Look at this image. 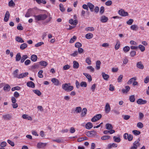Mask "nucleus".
I'll return each mask as SVG.
<instances>
[{
    "instance_id": "f257e3e1",
    "label": "nucleus",
    "mask_w": 149,
    "mask_h": 149,
    "mask_svg": "<svg viewBox=\"0 0 149 149\" xmlns=\"http://www.w3.org/2000/svg\"><path fill=\"white\" fill-rule=\"evenodd\" d=\"M62 87L63 89L67 92L71 91L73 89V87L70 86V83L63 84L62 85Z\"/></svg>"
},
{
    "instance_id": "f03ea898",
    "label": "nucleus",
    "mask_w": 149,
    "mask_h": 149,
    "mask_svg": "<svg viewBox=\"0 0 149 149\" xmlns=\"http://www.w3.org/2000/svg\"><path fill=\"white\" fill-rule=\"evenodd\" d=\"M33 17L36 20L39 21L45 20L47 17V16L46 14H40L37 15H34Z\"/></svg>"
},
{
    "instance_id": "7ed1b4c3",
    "label": "nucleus",
    "mask_w": 149,
    "mask_h": 149,
    "mask_svg": "<svg viewBox=\"0 0 149 149\" xmlns=\"http://www.w3.org/2000/svg\"><path fill=\"white\" fill-rule=\"evenodd\" d=\"M123 137L125 139H127L129 141H132L133 138V136L132 135L130 134H129L127 133H125L124 134Z\"/></svg>"
},
{
    "instance_id": "20e7f679",
    "label": "nucleus",
    "mask_w": 149,
    "mask_h": 149,
    "mask_svg": "<svg viewBox=\"0 0 149 149\" xmlns=\"http://www.w3.org/2000/svg\"><path fill=\"white\" fill-rule=\"evenodd\" d=\"M82 111L81 108L80 107H78L74 108L72 110V113H81Z\"/></svg>"
},
{
    "instance_id": "39448f33",
    "label": "nucleus",
    "mask_w": 149,
    "mask_h": 149,
    "mask_svg": "<svg viewBox=\"0 0 149 149\" xmlns=\"http://www.w3.org/2000/svg\"><path fill=\"white\" fill-rule=\"evenodd\" d=\"M96 132L95 131H88L86 132V135L87 136L90 137H93L96 135Z\"/></svg>"
},
{
    "instance_id": "423d86ee",
    "label": "nucleus",
    "mask_w": 149,
    "mask_h": 149,
    "mask_svg": "<svg viewBox=\"0 0 149 149\" xmlns=\"http://www.w3.org/2000/svg\"><path fill=\"white\" fill-rule=\"evenodd\" d=\"M118 14L122 16H126L128 15V13L125 12L123 9H121L118 11Z\"/></svg>"
},
{
    "instance_id": "0eeeda50",
    "label": "nucleus",
    "mask_w": 149,
    "mask_h": 149,
    "mask_svg": "<svg viewBox=\"0 0 149 149\" xmlns=\"http://www.w3.org/2000/svg\"><path fill=\"white\" fill-rule=\"evenodd\" d=\"M3 118L5 120H10L12 118V115L10 114H8L3 115Z\"/></svg>"
},
{
    "instance_id": "6e6552de",
    "label": "nucleus",
    "mask_w": 149,
    "mask_h": 149,
    "mask_svg": "<svg viewBox=\"0 0 149 149\" xmlns=\"http://www.w3.org/2000/svg\"><path fill=\"white\" fill-rule=\"evenodd\" d=\"M46 143L39 142L37 144V147L39 149L43 148L46 146Z\"/></svg>"
},
{
    "instance_id": "1a4fd4ad",
    "label": "nucleus",
    "mask_w": 149,
    "mask_h": 149,
    "mask_svg": "<svg viewBox=\"0 0 149 149\" xmlns=\"http://www.w3.org/2000/svg\"><path fill=\"white\" fill-rule=\"evenodd\" d=\"M10 16V14L9 12L8 11H7L5 15L4 19V21L6 22H7Z\"/></svg>"
},
{
    "instance_id": "9d476101",
    "label": "nucleus",
    "mask_w": 149,
    "mask_h": 149,
    "mask_svg": "<svg viewBox=\"0 0 149 149\" xmlns=\"http://www.w3.org/2000/svg\"><path fill=\"white\" fill-rule=\"evenodd\" d=\"M136 66L138 68L141 70L143 69L144 68V65L142 64V63L141 61L137 63L136 64Z\"/></svg>"
},
{
    "instance_id": "9b49d317",
    "label": "nucleus",
    "mask_w": 149,
    "mask_h": 149,
    "mask_svg": "<svg viewBox=\"0 0 149 149\" xmlns=\"http://www.w3.org/2000/svg\"><path fill=\"white\" fill-rule=\"evenodd\" d=\"M51 81L56 86H58L60 84L59 81L55 78H53L51 79Z\"/></svg>"
},
{
    "instance_id": "f8f14e48",
    "label": "nucleus",
    "mask_w": 149,
    "mask_h": 149,
    "mask_svg": "<svg viewBox=\"0 0 149 149\" xmlns=\"http://www.w3.org/2000/svg\"><path fill=\"white\" fill-rule=\"evenodd\" d=\"M111 110V107L110 106L108 103H107L105 107V112L108 113Z\"/></svg>"
},
{
    "instance_id": "ddd939ff",
    "label": "nucleus",
    "mask_w": 149,
    "mask_h": 149,
    "mask_svg": "<svg viewBox=\"0 0 149 149\" xmlns=\"http://www.w3.org/2000/svg\"><path fill=\"white\" fill-rule=\"evenodd\" d=\"M108 20L107 17L104 15H103L100 18L101 22L103 23H105L107 22Z\"/></svg>"
},
{
    "instance_id": "4468645a",
    "label": "nucleus",
    "mask_w": 149,
    "mask_h": 149,
    "mask_svg": "<svg viewBox=\"0 0 149 149\" xmlns=\"http://www.w3.org/2000/svg\"><path fill=\"white\" fill-rule=\"evenodd\" d=\"M130 87L129 86H126L125 87V88L122 89V92L123 93H127L130 91Z\"/></svg>"
},
{
    "instance_id": "2eb2a0df",
    "label": "nucleus",
    "mask_w": 149,
    "mask_h": 149,
    "mask_svg": "<svg viewBox=\"0 0 149 149\" xmlns=\"http://www.w3.org/2000/svg\"><path fill=\"white\" fill-rule=\"evenodd\" d=\"M147 102L146 100H143L141 99H139L137 101V103L139 104H144L146 103Z\"/></svg>"
},
{
    "instance_id": "dca6fc26",
    "label": "nucleus",
    "mask_w": 149,
    "mask_h": 149,
    "mask_svg": "<svg viewBox=\"0 0 149 149\" xmlns=\"http://www.w3.org/2000/svg\"><path fill=\"white\" fill-rule=\"evenodd\" d=\"M26 85L27 86L33 88L35 87V84L32 81H29L27 82Z\"/></svg>"
},
{
    "instance_id": "f3484780",
    "label": "nucleus",
    "mask_w": 149,
    "mask_h": 149,
    "mask_svg": "<svg viewBox=\"0 0 149 149\" xmlns=\"http://www.w3.org/2000/svg\"><path fill=\"white\" fill-rule=\"evenodd\" d=\"M81 113V117H84L86 116V115L87 112V109L86 108H84L83 109Z\"/></svg>"
},
{
    "instance_id": "a211bd4d",
    "label": "nucleus",
    "mask_w": 149,
    "mask_h": 149,
    "mask_svg": "<svg viewBox=\"0 0 149 149\" xmlns=\"http://www.w3.org/2000/svg\"><path fill=\"white\" fill-rule=\"evenodd\" d=\"M87 5L88 7H89L90 9V11L91 12H93V8H94V6L90 2L88 3H87Z\"/></svg>"
},
{
    "instance_id": "6ab92c4d",
    "label": "nucleus",
    "mask_w": 149,
    "mask_h": 149,
    "mask_svg": "<svg viewBox=\"0 0 149 149\" xmlns=\"http://www.w3.org/2000/svg\"><path fill=\"white\" fill-rule=\"evenodd\" d=\"M15 40L19 42L24 43V41L20 37L18 36H17L15 38Z\"/></svg>"
},
{
    "instance_id": "aec40b11",
    "label": "nucleus",
    "mask_w": 149,
    "mask_h": 149,
    "mask_svg": "<svg viewBox=\"0 0 149 149\" xmlns=\"http://www.w3.org/2000/svg\"><path fill=\"white\" fill-rule=\"evenodd\" d=\"M83 74L85 76H86V78L88 79L89 82H91L92 81V77L90 74L87 73H84Z\"/></svg>"
},
{
    "instance_id": "412c9836",
    "label": "nucleus",
    "mask_w": 149,
    "mask_h": 149,
    "mask_svg": "<svg viewBox=\"0 0 149 149\" xmlns=\"http://www.w3.org/2000/svg\"><path fill=\"white\" fill-rule=\"evenodd\" d=\"M102 75L103 78L104 79L107 81L109 77V76L107 74H106L104 72H102Z\"/></svg>"
},
{
    "instance_id": "4be33fe9",
    "label": "nucleus",
    "mask_w": 149,
    "mask_h": 149,
    "mask_svg": "<svg viewBox=\"0 0 149 149\" xmlns=\"http://www.w3.org/2000/svg\"><path fill=\"white\" fill-rule=\"evenodd\" d=\"M29 73L27 72L21 73L19 75L18 79H21L24 77H26L28 74Z\"/></svg>"
},
{
    "instance_id": "5701e85b",
    "label": "nucleus",
    "mask_w": 149,
    "mask_h": 149,
    "mask_svg": "<svg viewBox=\"0 0 149 149\" xmlns=\"http://www.w3.org/2000/svg\"><path fill=\"white\" fill-rule=\"evenodd\" d=\"M22 117L24 119H27L30 120H32V118L31 116L26 114L23 115Z\"/></svg>"
},
{
    "instance_id": "b1692460",
    "label": "nucleus",
    "mask_w": 149,
    "mask_h": 149,
    "mask_svg": "<svg viewBox=\"0 0 149 149\" xmlns=\"http://www.w3.org/2000/svg\"><path fill=\"white\" fill-rule=\"evenodd\" d=\"M101 64V62L100 61H97L96 63L95 68L97 70H98L100 68V66Z\"/></svg>"
},
{
    "instance_id": "393cba45",
    "label": "nucleus",
    "mask_w": 149,
    "mask_h": 149,
    "mask_svg": "<svg viewBox=\"0 0 149 149\" xmlns=\"http://www.w3.org/2000/svg\"><path fill=\"white\" fill-rule=\"evenodd\" d=\"M31 60L33 62H35L37 61V56L35 54L32 55L31 56Z\"/></svg>"
},
{
    "instance_id": "a878e982",
    "label": "nucleus",
    "mask_w": 149,
    "mask_h": 149,
    "mask_svg": "<svg viewBox=\"0 0 149 149\" xmlns=\"http://www.w3.org/2000/svg\"><path fill=\"white\" fill-rule=\"evenodd\" d=\"M86 128L88 129H90L93 127V124L90 122L88 123L85 125Z\"/></svg>"
},
{
    "instance_id": "bb28decb",
    "label": "nucleus",
    "mask_w": 149,
    "mask_h": 149,
    "mask_svg": "<svg viewBox=\"0 0 149 149\" xmlns=\"http://www.w3.org/2000/svg\"><path fill=\"white\" fill-rule=\"evenodd\" d=\"M73 68L75 69H77L79 66V65L78 63L76 61H74L73 62Z\"/></svg>"
},
{
    "instance_id": "cd10ccee",
    "label": "nucleus",
    "mask_w": 149,
    "mask_h": 149,
    "mask_svg": "<svg viewBox=\"0 0 149 149\" xmlns=\"http://www.w3.org/2000/svg\"><path fill=\"white\" fill-rule=\"evenodd\" d=\"M10 89V86L8 84H6L5 86H4L3 88L4 90L6 91H9Z\"/></svg>"
},
{
    "instance_id": "c85d7f7f",
    "label": "nucleus",
    "mask_w": 149,
    "mask_h": 149,
    "mask_svg": "<svg viewBox=\"0 0 149 149\" xmlns=\"http://www.w3.org/2000/svg\"><path fill=\"white\" fill-rule=\"evenodd\" d=\"M130 29L133 31H136L138 29V27L136 24L130 26Z\"/></svg>"
},
{
    "instance_id": "c756f323",
    "label": "nucleus",
    "mask_w": 149,
    "mask_h": 149,
    "mask_svg": "<svg viewBox=\"0 0 149 149\" xmlns=\"http://www.w3.org/2000/svg\"><path fill=\"white\" fill-rule=\"evenodd\" d=\"M27 47V44L25 43L22 44L20 47V48L21 50H24L26 49Z\"/></svg>"
},
{
    "instance_id": "7c9ffc66",
    "label": "nucleus",
    "mask_w": 149,
    "mask_h": 149,
    "mask_svg": "<svg viewBox=\"0 0 149 149\" xmlns=\"http://www.w3.org/2000/svg\"><path fill=\"white\" fill-rule=\"evenodd\" d=\"M18 72L19 70L17 69H16L13 72V74L15 77L18 78L19 75H18Z\"/></svg>"
},
{
    "instance_id": "2f4dec72",
    "label": "nucleus",
    "mask_w": 149,
    "mask_h": 149,
    "mask_svg": "<svg viewBox=\"0 0 149 149\" xmlns=\"http://www.w3.org/2000/svg\"><path fill=\"white\" fill-rule=\"evenodd\" d=\"M105 126L106 129L109 130H111L113 128L112 125L109 123L107 124Z\"/></svg>"
},
{
    "instance_id": "473e14b6",
    "label": "nucleus",
    "mask_w": 149,
    "mask_h": 149,
    "mask_svg": "<svg viewBox=\"0 0 149 149\" xmlns=\"http://www.w3.org/2000/svg\"><path fill=\"white\" fill-rule=\"evenodd\" d=\"M136 80V77H132L128 81V84H131L132 83L134 82Z\"/></svg>"
},
{
    "instance_id": "72a5a7b5",
    "label": "nucleus",
    "mask_w": 149,
    "mask_h": 149,
    "mask_svg": "<svg viewBox=\"0 0 149 149\" xmlns=\"http://www.w3.org/2000/svg\"><path fill=\"white\" fill-rule=\"evenodd\" d=\"M93 35L91 33H88L85 35V37L88 39H90L93 37Z\"/></svg>"
},
{
    "instance_id": "f704fd0d",
    "label": "nucleus",
    "mask_w": 149,
    "mask_h": 149,
    "mask_svg": "<svg viewBox=\"0 0 149 149\" xmlns=\"http://www.w3.org/2000/svg\"><path fill=\"white\" fill-rule=\"evenodd\" d=\"M28 58L27 56L26 55H25L22 56L21 57V63H23L24 61Z\"/></svg>"
},
{
    "instance_id": "c9c22d12",
    "label": "nucleus",
    "mask_w": 149,
    "mask_h": 149,
    "mask_svg": "<svg viewBox=\"0 0 149 149\" xmlns=\"http://www.w3.org/2000/svg\"><path fill=\"white\" fill-rule=\"evenodd\" d=\"M16 61H19L21 59V54L19 53H18L16 56Z\"/></svg>"
},
{
    "instance_id": "e433bc0d",
    "label": "nucleus",
    "mask_w": 149,
    "mask_h": 149,
    "mask_svg": "<svg viewBox=\"0 0 149 149\" xmlns=\"http://www.w3.org/2000/svg\"><path fill=\"white\" fill-rule=\"evenodd\" d=\"M129 100L131 102H134L135 100L134 95H131L129 97Z\"/></svg>"
},
{
    "instance_id": "4c0bfd02",
    "label": "nucleus",
    "mask_w": 149,
    "mask_h": 149,
    "mask_svg": "<svg viewBox=\"0 0 149 149\" xmlns=\"http://www.w3.org/2000/svg\"><path fill=\"white\" fill-rule=\"evenodd\" d=\"M33 91L34 93L36 94L38 96H40L41 94V92L40 91L38 90H33Z\"/></svg>"
},
{
    "instance_id": "58836bf2",
    "label": "nucleus",
    "mask_w": 149,
    "mask_h": 149,
    "mask_svg": "<svg viewBox=\"0 0 149 149\" xmlns=\"http://www.w3.org/2000/svg\"><path fill=\"white\" fill-rule=\"evenodd\" d=\"M39 63L42 66H46L47 65V63L45 61H41L39 62Z\"/></svg>"
},
{
    "instance_id": "ea45409f",
    "label": "nucleus",
    "mask_w": 149,
    "mask_h": 149,
    "mask_svg": "<svg viewBox=\"0 0 149 149\" xmlns=\"http://www.w3.org/2000/svg\"><path fill=\"white\" fill-rule=\"evenodd\" d=\"M31 10L29 9L25 15V17H29L31 16Z\"/></svg>"
},
{
    "instance_id": "a19ab883",
    "label": "nucleus",
    "mask_w": 149,
    "mask_h": 149,
    "mask_svg": "<svg viewBox=\"0 0 149 149\" xmlns=\"http://www.w3.org/2000/svg\"><path fill=\"white\" fill-rule=\"evenodd\" d=\"M15 5V4L13 0H11L8 2V6L10 7H14Z\"/></svg>"
},
{
    "instance_id": "79ce46f5",
    "label": "nucleus",
    "mask_w": 149,
    "mask_h": 149,
    "mask_svg": "<svg viewBox=\"0 0 149 149\" xmlns=\"http://www.w3.org/2000/svg\"><path fill=\"white\" fill-rule=\"evenodd\" d=\"M59 6L60 8V10L61 11L63 12L65 11V9L63 7V5L62 4L60 3L59 5Z\"/></svg>"
},
{
    "instance_id": "37998d69",
    "label": "nucleus",
    "mask_w": 149,
    "mask_h": 149,
    "mask_svg": "<svg viewBox=\"0 0 149 149\" xmlns=\"http://www.w3.org/2000/svg\"><path fill=\"white\" fill-rule=\"evenodd\" d=\"M140 140V139L139 138H138L136 141H135L133 143L137 145V146H140L141 144L139 142Z\"/></svg>"
},
{
    "instance_id": "c03bdc74",
    "label": "nucleus",
    "mask_w": 149,
    "mask_h": 149,
    "mask_svg": "<svg viewBox=\"0 0 149 149\" xmlns=\"http://www.w3.org/2000/svg\"><path fill=\"white\" fill-rule=\"evenodd\" d=\"M113 139H114L115 141L116 142H119L120 141V139L119 137H116L114 136L113 137Z\"/></svg>"
},
{
    "instance_id": "a18cd8bd",
    "label": "nucleus",
    "mask_w": 149,
    "mask_h": 149,
    "mask_svg": "<svg viewBox=\"0 0 149 149\" xmlns=\"http://www.w3.org/2000/svg\"><path fill=\"white\" fill-rule=\"evenodd\" d=\"M85 30L86 31H93L94 30V28L93 27H88L87 28H86L85 29Z\"/></svg>"
},
{
    "instance_id": "49530a36",
    "label": "nucleus",
    "mask_w": 149,
    "mask_h": 149,
    "mask_svg": "<svg viewBox=\"0 0 149 149\" xmlns=\"http://www.w3.org/2000/svg\"><path fill=\"white\" fill-rule=\"evenodd\" d=\"M132 132V133L135 135H138L141 134V132L140 131L137 130H133Z\"/></svg>"
},
{
    "instance_id": "de8ad7c7",
    "label": "nucleus",
    "mask_w": 149,
    "mask_h": 149,
    "mask_svg": "<svg viewBox=\"0 0 149 149\" xmlns=\"http://www.w3.org/2000/svg\"><path fill=\"white\" fill-rule=\"evenodd\" d=\"M110 136H104L101 137V139L102 140H108L110 139Z\"/></svg>"
},
{
    "instance_id": "09e8293b",
    "label": "nucleus",
    "mask_w": 149,
    "mask_h": 149,
    "mask_svg": "<svg viewBox=\"0 0 149 149\" xmlns=\"http://www.w3.org/2000/svg\"><path fill=\"white\" fill-rule=\"evenodd\" d=\"M91 58L89 57H87L86 60V62L88 65H90L91 64Z\"/></svg>"
},
{
    "instance_id": "8fccbe9b",
    "label": "nucleus",
    "mask_w": 149,
    "mask_h": 149,
    "mask_svg": "<svg viewBox=\"0 0 149 149\" xmlns=\"http://www.w3.org/2000/svg\"><path fill=\"white\" fill-rule=\"evenodd\" d=\"M76 39L77 37L76 36H73V37L70 40V42L71 43H73L74 41L76 40Z\"/></svg>"
},
{
    "instance_id": "3c124183",
    "label": "nucleus",
    "mask_w": 149,
    "mask_h": 149,
    "mask_svg": "<svg viewBox=\"0 0 149 149\" xmlns=\"http://www.w3.org/2000/svg\"><path fill=\"white\" fill-rule=\"evenodd\" d=\"M120 47V42L119 41L117 40L116 44L115 46V49L116 50H118Z\"/></svg>"
},
{
    "instance_id": "603ef678",
    "label": "nucleus",
    "mask_w": 149,
    "mask_h": 149,
    "mask_svg": "<svg viewBox=\"0 0 149 149\" xmlns=\"http://www.w3.org/2000/svg\"><path fill=\"white\" fill-rule=\"evenodd\" d=\"M138 47L140 49V50L141 52H143L145 50V47L142 45H139Z\"/></svg>"
},
{
    "instance_id": "864d4df0",
    "label": "nucleus",
    "mask_w": 149,
    "mask_h": 149,
    "mask_svg": "<svg viewBox=\"0 0 149 149\" xmlns=\"http://www.w3.org/2000/svg\"><path fill=\"white\" fill-rule=\"evenodd\" d=\"M87 69L90 70L91 72H94V69L91 66H89L87 67Z\"/></svg>"
},
{
    "instance_id": "5fc2aeb1",
    "label": "nucleus",
    "mask_w": 149,
    "mask_h": 149,
    "mask_svg": "<svg viewBox=\"0 0 149 149\" xmlns=\"http://www.w3.org/2000/svg\"><path fill=\"white\" fill-rule=\"evenodd\" d=\"M123 77V75L121 74L118 77V82L119 83L121 82L122 81V79Z\"/></svg>"
},
{
    "instance_id": "6e6d98bb",
    "label": "nucleus",
    "mask_w": 149,
    "mask_h": 149,
    "mask_svg": "<svg viewBox=\"0 0 149 149\" xmlns=\"http://www.w3.org/2000/svg\"><path fill=\"white\" fill-rule=\"evenodd\" d=\"M130 49V47L128 46H126L124 47L123 48L124 51L125 52H127L129 51Z\"/></svg>"
},
{
    "instance_id": "4d7b16f0",
    "label": "nucleus",
    "mask_w": 149,
    "mask_h": 149,
    "mask_svg": "<svg viewBox=\"0 0 149 149\" xmlns=\"http://www.w3.org/2000/svg\"><path fill=\"white\" fill-rule=\"evenodd\" d=\"M70 66L68 64L64 65L63 67V70H66L69 69L70 68Z\"/></svg>"
},
{
    "instance_id": "13d9d810",
    "label": "nucleus",
    "mask_w": 149,
    "mask_h": 149,
    "mask_svg": "<svg viewBox=\"0 0 149 149\" xmlns=\"http://www.w3.org/2000/svg\"><path fill=\"white\" fill-rule=\"evenodd\" d=\"M43 72L42 70H40L38 72V75L39 77L42 78L43 77V75L42 74Z\"/></svg>"
},
{
    "instance_id": "bf43d9fd",
    "label": "nucleus",
    "mask_w": 149,
    "mask_h": 149,
    "mask_svg": "<svg viewBox=\"0 0 149 149\" xmlns=\"http://www.w3.org/2000/svg\"><path fill=\"white\" fill-rule=\"evenodd\" d=\"M80 86L86 87L87 86L86 83L85 81H82L80 84Z\"/></svg>"
},
{
    "instance_id": "052dcab7",
    "label": "nucleus",
    "mask_w": 149,
    "mask_h": 149,
    "mask_svg": "<svg viewBox=\"0 0 149 149\" xmlns=\"http://www.w3.org/2000/svg\"><path fill=\"white\" fill-rule=\"evenodd\" d=\"M104 11V6H101L100 8V14L102 15Z\"/></svg>"
},
{
    "instance_id": "680f3d73",
    "label": "nucleus",
    "mask_w": 149,
    "mask_h": 149,
    "mask_svg": "<svg viewBox=\"0 0 149 149\" xmlns=\"http://www.w3.org/2000/svg\"><path fill=\"white\" fill-rule=\"evenodd\" d=\"M134 21V20L132 19H130L128 20L127 22V24L129 25H131L132 24L133 22Z\"/></svg>"
},
{
    "instance_id": "e2e57ef3",
    "label": "nucleus",
    "mask_w": 149,
    "mask_h": 149,
    "mask_svg": "<svg viewBox=\"0 0 149 149\" xmlns=\"http://www.w3.org/2000/svg\"><path fill=\"white\" fill-rule=\"evenodd\" d=\"M137 126L138 127L141 129L142 128L143 126V124L141 122L138 123L137 124Z\"/></svg>"
},
{
    "instance_id": "0e129e2a",
    "label": "nucleus",
    "mask_w": 149,
    "mask_h": 149,
    "mask_svg": "<svg viewBox=\"0 0 149 149\" xmlns=\"http://www.w3.org/2000/svg\"><path fill=\"white\" fill-rule=\"evenodd\" d=\"M75 46L77 48H79L82 46V44L81 43L77 42L75 44Z\"/></svg>"
},
{
    "instance_id": "69168bd1",
    "label": "nucleus",
    "mask_w": 149,
    "mask_h": 149,
    "mask_svg": "<svg viewBox=\"0 0 149 149\" xmlns=\"http://www.w3.org/2000/svg\"><path fill=\"white\" fill-rule=\"evenodd\" d=\"M112 4V1L111 0H108L105 3V4L107 6H111Z\"/></svg>"
},
{
    "instance_id": "338daca9",
    "label": "nucleus",
    "mask_w": 149,
    "mask_h": 149,
    "mask_svg": "<svg viewBox=\"0 0 149 149\" xmlns=\"http://www.w3.org/2000/svg\"><path fill=\"white\" fill-rule=\"evenodd\" d=\"M7 143L5 141H3L2 142L0 146L2 147H4L6 146Z\"/></svg>"
},
{
    "instance_id": "774afa93",
    "label": "nucleus",
    "mask_w": 149,
    "mask_h": 149,
    "mask_svg": "<svg viewBox=\"0 0 149 149\" xmlns=\"http://www.w3.org/2000/svg\"><path fill=\"white\" fill-rule=\"evenodd\" d=\"M17 29L18 30H22L23 29V27L22 26L21 24H19V25L17 26Z\"/></svg>"
}]
</instances>
